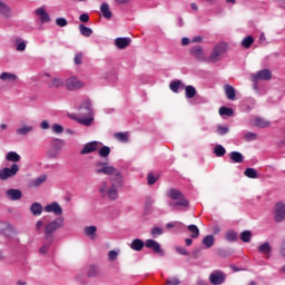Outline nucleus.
Here are the masks:
<instances>
[{
	"mask_svg": "<svg viewBox=\"0 0 285 285\" xmlns=\"http://www.w3.org/2000/svg\"><path fill=\"white\" fill-rule=\"evenodd\" d=\"M97 175H108L110 178L109 181H102L98 188L101 197H108L112 202L119 197V188L124 186V176L121 171L115 168V166H104L96 168Z\"/></svg>",
	"mask_w": 285,
	"mask_h": 285,
	"instance_id": "f257e3e1",
	"label": "nucleus"
},
{
	"mask_svg": "<svg viewBox=\"0 0 285 285\" xmlns=\"http://www.w3.org/2000/svg\"><path fill=\"white\" fill-rule=\"evenodd\" d=\"M47 222V223H46ZM63 216H58L56 219L48 222V216L42 217V219L38 220L36 224L37 230H41L45 224V237L52 242L55 239V232L59 230V228H63Z\"/></svg>",
	"mask_w": 285,
	"mask_h": 285,
	"instance_id": "f03ea898",
	"label": "nucleus"
},
{
	"mask_svg": "<svg viewBox=\"0 0 285 285\" xmlns=\"http://www.w3.org/2000/svg\"><path fill=\"white\" fill-rule=\"evenodd\" d=\"M78 109L82 116H72V119H76V121L82 126H91L92 121H95V117H92V102L90 99H85Z\"/></svg>",
	"mask_w": 285,
	"mask_h": 285,
	"instance_id": "7ed1b4c3",
	"label": "nucleus"
},
{
	"mask_svg": "<svg viewBox=\"0 0 285 285\" xmlns=\"http://www.w3.org/2000/svg\"><path fill=\"white\" fill-rule=\"evenodd\" d=\"M168 197H170V202H168V206L173 208L174 210H181V208H188L190 206V203L186 199L184 194L177 189H170L168 191Z\"/></svg>",
	"mask_w": 285,
	"mask_h": 285,
	"instance_id": "20e7f679",
	"label": "nucleus"
},
{
	"mask_svg": "<svg viewBox=\"0 0 285 285\" xmlns=\"http://www.w3.org/2000/svg\"><path fill=\"white\" fill-rule=\"evenodd\" d=\"M226 53V45L224 42H219L216 45L209 56V61L212 63H217V61H222V57Z\"/></svg>",
	"mask_w": 285,
	"mask_h": 285,
	"instance_id": "39448f33",
	"label": "nucleus"
},
{
	"mask_svg": "<svg viewBox=\"0 0 285 285\" xmlns=\"http://www.w3.org/2000/svg\"><path fill=\"white\" fill-rule=\"evenodd\" d=\"M273 79V73L268 69H263L257 71L256 73H252V81L254 82V88H257L258 81H269Z\"/></svg>",
	"mask_w": 285,
	"mask_h": 285,
	"instance_id": "423d86ee",
	"label": "nucleus"
},
{
	"mask_svg": "<svg viewBox=\"0 0 285 285\" xmlns=\"http://www.w3.org/2000/svg\"><path fill=\"white\" fill-rule=\"evenodd\" d=\"M17 173H19V165L13 164L11 167H4L0 169V180L6 181L12 177H16Z\"/></svg>",
	"mask_w": 285,
	"mask_h": 285,
	"instance_id": "0eeeda50",
	"label": "nucleus"
},
{
	"mask_svg": "<svg viewBox=\"0 0 285 285\" xmlns=\"http://www.w3.org/2000/svg\"><path fill=\"white\" fill-rule=\"evenodd\" d=\"M274 220L277 224H282L285 220V204L284 203H276L274 209Z\"/></svg>",
	"mask_w": 285,
	"mask_h": 285,
	"instance_id": "6e6552de",
	"label": "nucleus"
},
{
	"mask_svg": "<svg viewBox=\"0 0 285 285\" xmlns=\"http://www.w3.org/2000/svg\"><path fill=\"white\" fill-rule=\"evenodd\" d=\"M209 282L213 285H222L226 282V274L222 271H214L209 275Z\"/></svg>",
	"mask_w": 285,
	"mask_h": 285,
	"instance_id": "1a4fd4ad",
	"label": "nucleus"
},
{
	"mask_svg": "<svg viewBox=\"0 0 285 285\" xmlns=\"http://www.w3.org/2000/svg\"><path fill=\"white\" fill-rule=\"evenodd\" d=\"M43 210L45 213H53L57 217H61V215H63V208H61V205L57 202L46 205Z\"/></svg>",
	"mask_w": 285,
	"mask_h": 285,
	"instance_id": "9d476101",
	"label": "nucleus"
},
{
	"mask_svg": "<svg viewBox=\"0 0 285 285\" xmlns=\"http://www.w3.org/2000/svg\"><path fill=\"white\" fill-rule=\"evenodd\" d=\"M83 82L77 77H70L66 80L67 90H79L83 88Z\"/></svg>",
	"mask_w": 285,
	"mask_h": 285,
	"instance_id": "9b49d317",
	"label": "nucleus"
},
{
	"mask_svg": "<svg viewBox=\"0 0 285 285\" xmlns=\"http://www.w3.org/2000/svg\"><path fill=\"white\" fill-rule=\"evenodd\" d=\"M21 126L16 129V135L18 137H28L30 132H35V126L20 122Z\"/></svg>",
	"mask_w": 285,
	"mask_h": 285,
	"instance_id": "f8f14e48",
	"label": "nucleus"
},
{
	"mask_svg": "<svg viewBox=\"0 0 285 285\" xmlns=\"http://www.w3.org/2000/svg\"><path fill=\"white\" fill-rule=\"evenodd\" d=\"M99 146H102V144L97 140L87 142L80 150V155H90V153L98 150Z\"/></svg>",
	"mask_w": 285,
	"mask_h": 285,
	"instance_id": "ddd939ff",
	"label": "nucleus"
},
{
	"mask_svg": "<svg viewBox=\"0 0 285 285\" xmlns=\"http://www.w3.org/2000/svg\"><path fill=\"white\" fill-rule=\"evenodd\" d=\"M12 7H10L6 1L0 0V17L2 19H12Z\"/></svg>",
	"mask_w": 285,
	"mask_h": 285,
	"instance_id": "4468645a",
	"label": "nucleus"
},
{
	"mask_svg": "<svg viewBox=\"0 0 285 285\" xmlns=\"http://www.w3.org/2000/svg\"><path fill=\"white\" fill-rule=\"evenodd\" d=\"M146 248H151L154 253H158V255L164 256V249H161V244L155 239H147L145 242Z\"/></svg>",
	"mask_w": 285,
	"mask_h": 285,
	"instance_id": "2eb2a0df",
	"label": "nucleus"
},
{
	"mask_svg": "<svg viewBox=\"0 0 285 285\" xmlns=\"http://www.w3.org/2000/svg\"><path fill=\"white\" fill-rule=\"evenodd\" d=\"M7 198L10 199V202H19V199H21V197H23V193L20 189H8L6 191Z\"/></svg>",
	"mask_w": 285,
	"mask_h": 285,
	"instance_id": "dca6fc26",
	"label": "nucleus"
},
{
	"mask_svg": "<svg viewBox=\"0 0 285 285\" xmlns=\"http://www.w3.org/2000/svg\"><path fill=\"white\" fill-rule=\"evenodd\" d=\"M36 16L39 17L41 23H50V14L46 12V8H38L36 10Z\"/></svg>",
	"mask_w": 285,
	"mask_h": 285,
	"instance_id": "f3484780",
	"label": "nucleus"
},
{
	"mask_svg": "<svg viewBox=\"0 0 285 285\" xmlns=\"http://www.w3.org/2000/svg\"><path fill=\"white\" fill-rule=\"evenodd\" d=\"M46 179H48L46 175H41L37 178L31 179L29 181V188H39V186H41L42 184H46Z\"/></svg>",
	"mask_w": 285,
	"mask_h": 285,
	"instance_id": "a211bd4d",
	"label": "nucleus"
},
{
	"mask_svg": "<svg viewBox=\"0 0 285 285\" xmlns=\"http://www.w3.org/2000/svg\"><path fill=\"white\" fill-rule=\"evenodd\" d=\"M190 55H193V57L198 59V61H204V59H205L204 49H202V47H199V46L191 48Z\"/></svg>",
	"mask_w": 285,
	"mask_h": 285,
	"instance_id": "6ab92c4d",
	"label": "nucleus"
},
{
	"mask_svg": "<svg viewBox=\"0 0 285 285\" xmlns=\"http://www.w3.org/2000/svg\"><path fill=\"white\" fill-rule=\"evenodd\" d=\"M13 233L14 226H12L9 222L0 220V235H6V233Z\"/></svg>",
	"mask_w": 285,
	"mask_h": 285,
	"instance_id": "aec40b11",
	"label": "nucleus"
},
{
	"mask_svg": "<svg viewBox=\"0 0 285 285\" xmlns=\"http://www.w3.org/2000/svg\"><path fill=\"white\" fill-rule=\"evenodd\" d=\"M53 242H55V238H51V240H50V239H47V237L45 236L43 244L39 249L40 255H46L48 253L50 246H52Z\"/></svg>",
	"mask_w": 285,
	"mask_h": 285,
	"instance_id": "412c9836",
	"label": "nucleus"
},
{
	"mask_svg": "<svg viewBox=\"0 0 285 285\" xmlns=\"http://www.w3.org/2000/svg\"><path fill=\"white\" fill-rule=\"evenodd\" d=\"M131 41L132 40L130 38H117L115 40V43L119 48V50H124L125 48H128Z\"/></svg>",
	"mask_w": 285,
	"mask_h": 285,
	"instance_id": "4be33fe9",
	"label": "nucleus"
},
{
	"mask_svg": "<svg viewBox=\"0 0 285 285\" xmlns=\"http://www.w3.org/2000/svg\"><path fill=\"white\" fill-rule=\"evenodd\" d=\"M100 12L104 19H112V11H110V6H108V3L104 2L100 6Z\"/></svg>",
	"mask_w": 285,
	"mask_h": 285,
	"instance_id": "5701e85b",
	"label": "nucleus"
},
{
	"mask_svg": "<svg viewBox=\"0 0 285 285\" xmlns=\"http://www.w3.org/2000/svg\"><path fill=\"white\" fill-rule=\"evenodd\" d=\"M258 253L261 255H271L273 253V247H271V243L265 242L258 246Z\"/></svg>",
	"mask_w": 285,
	"mask_h": 285,
	"instance_id": "b1692460",
	"label": "nucleus"
},
{
	"mask_svg": "<svg viewBox=\"0 0 285 285\" xmlns=\"http://www.w3.org/2000/svg\"><path fill=\"white\" fill-rule=\"evenodd\" d=\"M30 212L35 217H39L43 213V206L40 203H33L30 206Z\"/></svg>",
	"mask_w": 285,
	"mask_h": 285,
	"instance_id": "393cba45",
	"label": "nucleus"
},
{
	"mask_svg": "<svg viewBox=\"0 0 285 285\" xmlns=\"http://www.w3.org/2000/svg\"><path fill=\"white\" fill-rule=\"evenodd\" d=\"M144 246H146V243L139 238H135L131 244H130V249L131 250H144Z\"/></svg>",
	"mask_w": 285,
	"mask_h": 285,
	"instance_id": "a878e982",
	"label": "nucleus"
},
{
	"mask_svg": "<svg viewBox=\"0 0 285 285\" xmlns=\"http://www.w3.org/2000/svg\"><path fill=\"white\" fill-rule=\"evenodd\" d=\"M225 95L229 101H235V88L230 85L224 86Z\"/></svg>",
	"mask_w": 285,
	"mask_h": 285,
	"instance_id": "bb28decb",
	"label": "nucleus"
},
{
	"mask_svg": "<svg viewBox=\"0 0 285 285\" xmlns=\"http://www.w3.org/2000/svg\"><path fill=\"white\" fill-rule=\"evenodd\" d=\"M83 230L85 235H87V237H90V239H95V237H97V226H86Z\"/></svg>",
	"mask_w": 285,
	"mask_h": 285,
	"instance_id": "cd10ccee",
	"label": "nucleus"
},
{
	"mask_svg": "<svg viewBox=\"0 0 285 285\" xmlns=\"http://www.w3.org/2000/svg\"><path fill=\"white\" fill-rule=\"evenodd\" d=\"M49 88H62L63 79L61 78H51L48 82Z\"/></svg>",
	"mask_w": 285,
	"mask_h": 285,
	"instance_id": "c85d7f7f",
	"label": "nucleus"
},
{
	"mask_svg": "<svg viewBox=\"0 0 285 285\" xmlns=\"http://www.w3.org/2000/svg\"><path fill=\"white\" fill-rule=\"evenodd\" d=\"M203 245L205 248H213L215 246V236L213 235H207L203 238Z\"/></svg>",
	"mask_w": 285,
	"mask_h": 285,
	"instance_id": "c756f323",
	"label": "nucleus"
},
{
	"mask_svg": "<svg viewBox=\"0 0 285 285\" xmlns=\"http://www.w3.org/2000/svg\"><path fill=\"white\" fill-rule=\"evenodd\" d=\"M229 157L234 164H242V161H244V155H242L239 151H232Z\"/></svg>",
	"mask_w": 285,
	"mask_h": 285,
	"instance_id": "7c9ffc66",
	"label": "nucleus"
},
{
	"mask_svg": "<svg viewBox=\"0 0 285 285\" xmlns=\"http://www.w3.org/2000/svg\"><path fill=\"white\" fill-rule=\"evenodd\" d=\"M0 79L1 81H10L12 83L17 81V75L4 71L0 75Z\"/></svg>",
	"mask_w": 285,
	"mask_h": 285,
	"instance_id": "2f4dec72",
	"label": "nucleus"
},
{
	"mask_svg": "<svg viewBox=\"0 0 285 285\" xmlns=\"http://www.w3.org/2000/svg\"><path fill=\"white\" fill-rule=\"evenodd\" d=\"M6 159L7 161H13L14 164H17V161H21V156L17 154V151H9L6 155Z\"/></svg>",
	"mask_w": 285,
	"mask_h": 285,
	"instance_id": "473e14b6",
	"label": "nucleus"
},
{
	"mask_svg": "<svg viewBox=\"0 0 285 285\" xmlns=\"http://www.w3.org/2000/svg\"><path fill=\"white\" fill-rule=\"evenodd\" d=\"M187 230L190 233L191 239H197V237H199V227H197V225H188Z\"/></svg>",
	"mask_w": 285,
	"mask_h": 285,
	"instance_id": "72a5a7b5",
	"label": "nucleus"
},
{
	"mask_svg": "<svg viewBox=\"0 0 285 285\" xmlns=\"http://www.w3.org/2000/svg\"><path fill=\"white\" fill-rule=\"evenodd\" d=\"M255 126H257V128H268V126H271V121H268L262 117H256Z\"/></svg>",
	"mask_w": 285,
	"mask_h": 285,
	"instance_id": "f704fd0d",
	"label": "nucleus"
},
{
	"mask_svg": "<svg viewBox=\"0 0 285 285\" xmlns=\"http://www.w3.org/2000/svg\"><path fill=\"white\" fill-rule=\"evenodd\" d=\"M197 95V89H195L193 86H187L185 88V96L187 99H193Z\"/></svg>",
	"mask_w": 285,
	"mask_h": 285,
	"instance_id": "c9c22d12",
	"label": "nucleus"
},
{
	"mask_svg": "<svg viewBox=\"0 0 285 285\" xmlns=\"http://www.w3.org/2000/svg\"><path fill=\"white\" fill-rule=\"evenodd\" d=\"M169 88L173 92H179V88H184L181 80L171 81Z\"/></svg>",
	"mask_w": 285,
	"mask_h": 285,
	"instance_id": "e433bc0d",
	"label": "nucleus"
},
{
	"mask_svg": "<svg viewBox=\"0 0 285 285\" xmlns=\"http://www.w3.org/2000/svg\"><path fill=\"white\" fill-rule=\"evenodd\" d=\"M252 238H253V233L250 230H244L240 233V239L245 244H248Z\"/></svg>",
	"mask_w": 285,
	"mask_h": 285,
	"instance_id": "4c0bfd02",
	"label": "nucleus"
},
{
	"mask_svg": "<svg viewBox=\"0 0 285 285\" xmlns=\"http://www.w3.org/2000/svg\"><path fill=\"white\" fill-rule=\"evenodd\" d=\"M79 32L82 37H90V35H92V29L86 27V24H79Z\"/></svg>",
	"mask_w": 285,
	"mask_h": 285,
	"instance_id": "58836bf2",
	"label": "nucleus"
},
{
	"mask_svg": "<svg viewBox=\"0 0 285 285\" xmlns=\"http://www.w3.org/2000/svg\"><path fill=\"white\" fill-rule=\"evenodd\" d=\"M255 43V38L253 36H247L242 40L243 48H250Z\"/></svg>",
	"mask_w": 285,
	"mask_h": 285,
	"instance_id": "ea45409f",
	"label": "nucleus"
},
{
	"mask_svg": "<svg viewBox=\"0 0 285 285\" xmlns=\"http://www.w3.org/2000/svg\"><path fill=\"white\" fill-rule=\"evenodd\" d=\"M245 177H248L249 179H257V170L255 168H247L244 171Z\"/></svg>",
	"mask_w": 285,
	"mask_h": 285,
	"instance_id": "a19ab883",
	"label": "nucleus"
},
{
	"mask_svg": "<svg viewBox=\"0 0 285 285\" xmlns=\"http://www.w3.org/2000/svg\"><path fill=\"white\" fill-rule=\"evenodd\" d=\"M216 132L217 135H220V137H224V135H228V132H230V128H228V126L218 125Z\"/></svg>",
	"mask_w": 285,
	"mask_h": 285,
	"instance_id": "79ce46f5",
	"label": "nucleus"
},
{
	"mask_svg": "<svg viewBox=\"0 0 285 285\" xmlns=\"http://www.w3.org/2000/svg\"><path fill=\"white\" fill-rule=\"evenodd\" d=\"M214 154L216 157H224V155H226V148H224L222 145H216L214 148Z\"/></svg>",
	"mask_w": 285,
	"mask_h": 285,
	"instance_id": "37998d69",
	"label": "nucleus"
},
{
	"mask_svg": "<svg viewBox=\"0 0 285 285\" xmlns=\"http://www.w3.org/2000/svg\"><path fill=\"white\" fill-rule=\"evenodd\" d=\"M225 239L227 242H236L237 240V232L235 230H228L226 234H225Z\"/></svg>",
	"mask_w": 285,
	"mask_h": 285,
	"instance_id": "c03bdc74",
	"label": "nucleus"
},
{
	"mask_svg": "<svg viewBox=\"0 0 285 285\" xmlns=\"http://www.w3.org/2000/svg\"><path fill=\"white\" fill-rule=\"evenodd\" d=\"M219 115L220 117H233V109L228 107H220Z\"/></svg>",
	"mask_w": 285,
	"mask_h": 285,
	"instance_id": "a18cd8bd",
	"label": "nucleus"
},
{
	"mask_svg": "<svg viewBox=\"0 0 285 285\" xmlns=\"http://www.w3.org/2000/svg\"><path fill=\"white\" fill-rule=\"evenodd\" d=\"M27 46L26 41H21V39L16 40V50H18V52H24Z\"/></svg>",
	"mask_w": 285,
	"mask_h": 285,
	"instance_id": "49530a36",
	"label": "nucleus"
},
{
	"mask_svg": "<svg viewBox=\"0 0 285 285\" xmlns=\"http://www.w3.org/2000/svg\"><path fill=\"white\" fill-rule=\"evenodd\" d=\"M115 138L118 141H121L122 144L128 142V134H126V132H116L115 134Z\"/></svg>",
	"mask_w": 285,
	"mask_h": 285,
	"instance_id": "de8ad7c7",
	"label": "nucleus"
},
{
	"mask_svg": "<svg viewBox=\"0 0 285 285\" xmlns=\"http://www.w3.org/2000/svg\"><path fill=\"white\" fill-rule=\"evenodd\" d=\"M51 146L55 150L59 151L61 148H63V140L61 139H53L51 142Z\"/></svg>",
	"mask_w": 285,
	"mask_h": 285,
	"instance_id": "09e8293b",
	"label": "nucleus"
},
{
	"mask_svg": "<svg viewBox=\"0 0 285 285\" xmlns=\"http://www.w3.org/2000/svg\"><path fill=\"white\" fill-rule=\"evenodd\" d=\"M98 155H100V157H102V158L108 157V155H110V147H108V146H102V147L98 150Z\"/></svg>",
	"mask_w": 285,
	"mask_h": 285,
	"instance_id": "8fccbe9b",
	"label": "nucleus"
},
{
	"mask_svg": "<svg viewBox=\"0 0 285 285\" xmlns=\"http://www.w3.org/2000/svg\"><path fill=\"white\" fill-rule=\"evenodd\" d=\"M99 273V269H97V266L90 265L88 269V277H97V274Z\"/></svg>",
	"mask_w": 285,
	"mask_h": 285,
	"instance_id": "3c124183",
	"label": "nucleus"
},
{
	"mask_svg": "<svg viewBox=\"0 0 285 285\" xmlns=\"http://www.w3.org/2000/svg\"><path fill=\"white\" fill-rule=\"evenodd\" d=\"M164 233V228H161V227H154V228H151V230H150V235L153 236V237H159V235H161Z\"/></svg>",
	"mask_w": 285,
	"mask_h": 285,
	"instance_id": "603ef678",
	"label": "nucleus"
},
{
	"mask_svg": "<svg viewBox=\"0 0 285 285\" xmlns=\"http://www.w3.org/2000/svg\"><path fill=\"white\" fill-rule=\"evenodd\" d=\"M279 256L285 259V237L282 239L281 245L278 247Z\"/></svg>",
	"mask_w": 285,
	"mask_h": 285,
	"instance_id": "864d4df0",
	"label": "nucleus"
},
{
	"mask_svg": "<svg viewBox=\"0 0 285 285\" xmlns=\"http://www.w3.org/2000/svg\"><path fill=\"white\" fill-rule=\"evenodd\" d=\"M244 139L246 140V141H255V139H257V134H255V132H246L245 135H244Z\"/></svg>",
	"mask_w": 285,
	"mask_h": 285,
	"instance_id": "5fc2aeb1",
	"label": "nucleus"
},
{
	"mask_svg": "<svg viewBox=\"0 0 285 285\" xmlns=\"http://www.w3.org/2000/svg\"><path fill=\"white\" fill-rule=\"evenodd\" d=\"M51 128L56 135H61V132H63V126L59 124H53Z\"/></svg>",
	"mask_w": 285,
	"mask_h": 285,
	"instance_id": "6e6d98bb",
	"label": "nucleus"
},
{
	"mask_svg": "<svg viewBox=\"0 0 285 285\" xmlns=\"http://www.w3.org/2000/svg\"><path fill=\"white\" fill-rule=\"evenodd\" d=\"M119 257V250H109L108 253V259L109 262H115Z\"/></svg>",
	"mask_w": 285,
	"mask_h": 285,
	"instance_id": "4d7b16f0",
	"label": "nucleus"
},
{
	"mask_svg": "<svg viewBox=\"0 0 285 285\" xmlns=\"http://www.w3.org/2000/svg\"><path fill=\"white\" fill-rule=\"evenodd\" d=\"M56 24L59 26V28H66L68 26V20H66V18H57Z\"/></svg>",
	"mask_w": 285,
	"mask_h": 285,
	"instance_id": "13d9d810",
	"label": "nucleus"
},
{
	"mask_svg": "<svg viewBox=\"0 0 285 285\" xmlns=\"http://www.w3.org/2000/svg\"><path fill=\"white\" fill-rule=\"evenodd\" d=\"M73 61H75L76 66H81V63L83 61V53H81V52L76 53Z\"/></svg>",
	"mask_w": 285,
	"mask_h": 285,
	"instance_id": "bf43d9fd",
	"label": "nucleus"
},
{
	"mask_svg": "<svg viewBox=\"0 0 285 285\" xmlns=\"http://www.w3.org/2000/svg\"><path fill=\"white\" fill-rule=\"evenodd\" d=\"M167 285H179L181 284V281L177 277H170L166 281Z\"/></svg>",
	"mask_w": 285,
	"mask_h": 285,
	"instance_id": "052dcab7",
	"label": "nucleus"
},
{
	"mask_svg": "<svg viewBox=\"0 0 285 285\" xmlns=\"http://www.w3.org/2000/svg\"><path fill=\"white\" fill-rule=\"evenodd\" d=\"M176 252L178 253V255H185V257H188V255H190L186 247H176Z\"/></svg>",
	"mask_w": 285,
	"mask_h": 285,
	"instance_id": "680f3d73",
	"label": "nucleus"
},
{
	"mask_svg": "<svg viewBox=\"0 0 285 285\" xmlns=\"http://www.w3.org/2000/svg\"><path fill=\"white\" fill-rule=\"evenodd\" d=\"M147 181H148L149 186H153L157 181V177H155V175H153V173H149L147 176Z\"/></svg>",
	"mask_w": 285,
	"mask_h": 285,
	"instance_id": "e2e57ef3",
	"label": "nucleus"
},
{
	"mask_svg": "<svg viewBox=\"0 0 285 285\" xmlns=\"http://www.w3.org/2000/svg\"><path fill=\"white\" fill-rule=\"evenodd\" d=\"M145 204H146V208H150L151 206L155 205V198L147 196Z\"/></svg>",
	"mask_w": 285,
	"mask_h": 285,
	"instance_id": "0e129e2a",
	"label": "nucleus"
},
{
	"mask_svg": "<svg viewBox=\"0 0 285 285\" xmlns=\"http://www.w3.org/2000/svg\"><path fill=\"white\" fill-rule=\"evenodd\" d=\"M79 21L82 23H88V21H90V16H88V13H82L79 16Z\"/></svg>",
	"mask_w": 285,
	"mask_h": 285,
	"instance_id": "69168bd1",
	"label": "nucleus"
},
{
	"mask_svg": "<svg viewBox=\"0 0 285 285\" xmlns=\"http://www.w3.org/2000/svg\"><path fill=\"white\" fill-rule=\"evenodd\" d=\"M40 128L42 130H48V128H50V124L47 121V120H43L41 124H40Z\"/></svg>",
	"mask_w": 285,
	"mask_h": 285,
	"instance_id": "338daca9",
	"label": "nucleus"
},
{
	"mask_svg": "<svg viewBox=\"0 0 285 285\" xmlns=\"http://www.w3.org/2000/svg\"><path fill=\"white\" fill-rule=\"evenodd\" d=\"M258 43H262V45L266 43V35H264V32L259 35Z\"/></svg>",
	"mask_w": 285,
	"mask_h": 285,
	"instance_id": "774afa93",
	"label": "nucleus"
}]
</instances>
